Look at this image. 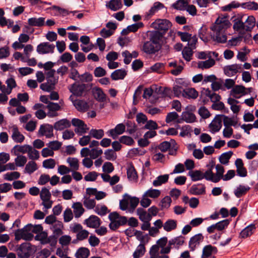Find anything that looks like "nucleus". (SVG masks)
Wrapping results in <instances>:
<instances>
[{"label":"nucleus","mask_w":258,"mask_h":258,"mask_svg":"<svg viewBox=\"0 0 258 258\" xmlns=\"http://www.w3.org/2000/svg\"><path fill=\"white\" fill-rule=\"evenodd\" d=\"M38 169L37 164L33 161L28 162L26 165L25 170L29 174H32Z\"/></svg>","instance_id":"obj_52"},{"label":"nucleus","mask_w":258,"mask_h":258,"mask_svg":"<svg viewBox=\"0 0 258 258\" xmlns=\"http://www.w3.org/2000/svg\"><path fill=\"white\" fill-rule=\"evenodd\" d=\"M151 25L156 31H162L164 33L171 27L172 24L167 19H157Z\"/></svg>","instance_id":"obj_5"},{"label":"nucleus","mask_w":258,"mask_h":258,"mask_svg":"<svg viewBox=\"0 0 258 258\" xmlns=\"http://www.w3.org/2000/svg\"><path fill=\"white\" fill-rule=\"evenodd\" d=\"M250 188L247 185L239 184L234 189V194L236 198H240L245 195Z\"/></svg>","instance_id":"obj_23"},{"label":"nucleus","mask_w":258,"mask_h":258,"mask_svg":"<svg viewBox=\"0 0 258 258\" xmlns=\"http://www.w3.org/2000/svg\"><path fill=\"white\" fill-rule=\"evenodd\" d=\"M242 69L241 64H234L225 66L224 68V72L226 76L232 77L240 72Z\"/></svg>","instance_id":"obj_12"},{"label":"nucleus","mask_w":258,"mask_h":258,"mask_svg":"<svg viewBox=\"0 0 258 258\" xmlns=\"http://www.w3.org/2000/svg\"><path fill=\"white\" fill-rule=\"evenodd\" d=\"M71 123L73 126L75 127L74 131L79 136L83 135L89 130V128L85 122L79 118H73Z\"/></svg>","instance_id":"obj_4"},{"label":"nucleus","mask_w":258,"mask_h":258,"mask_svg":"<svg viewBox=\"0 0 258 258\" xmlns=\"http://www.w3.org/2000/svg\"><path fill=\"white\" fill-rule=\"evenodd\" d=\"M92 94L95 99L98 101L103 102L106 101V96L102 89L98 87L93 88Z\"/></svg>","instance_id":"obj_26"},{"label":"nucleus","mask_w":258,"mask_h":258,"mask_svg":"<svg viewBox=\"0 0 258 258\" xmlns=\"http://www.w3.org/2000/svg\"><path fill=\"white\" fill-rule=\"evenodd\" d=\"M177 227V221L173 219L167 220L163 225V229L167 232H170Z\"/></svg>","instance_id":"obj_37"},{"label":"nucleus","mask_w":258,"mask_h":258,"mask_svg":"<svg viewBox=\"0 0 258 258\" xmlns=\"http://www.w3.org/2000/svg\"><path fill=\"white\" fill-rule=\"evenodd\" d=\"M12 138L13 141L17 143H21L24 140V136L19 131L18 128L16 125H13L12 127Z\"/></svg>","instance_id":"obj_24"},{"label":"nucleus","mask_w":258,"mask_h":258,"mask_svg":"<svg viewBox=\"0 0 258 258\" xmlns=\"http://www.w3.org/2000/svg\"><path fill=\"white\" fill-rule=\"evenodd\" d=\"M73 105L80 112H85L89 109L88 103L84 100L77 99L73 101Z\"/></svg>","instance_id":"obj_25"},{"label":"nucleus","mask_w":258,"mask_h":258,"mask_svg":"<svg viewBox=\"0 0 258 258\" xmlns=\"http://www.w3.org/2000/svg\"><path fill=\"white\" fill-rule=\"evenodd\" d=\"M26 228H29L30 231L33 233L38 234L41 232L43 230V227L41 225H33L31 224H28L26 225Z\"/></svg>","instance_id":"obj_59"},{"label":"nucleus","mask_w":258,"mask_h":258,"mask_svg":"<svg viewBox=\"0 0 258 258\" xmlns=\"http://www.w3.org/2000/svg\"><path fill=\"white\" fill-rule=\"evenodd\" d=\"M214 166V164L212 163L210 167L207 170V174L208 175H209L208 177V181H210L214 183H217L219 182L221 179H222L225 170L224 167L222 165L217 164L215 166L216 172L215 173H214L212 170Z\"/></svg>","instance_id":"obj_2"},{"label":"nucleus","mask_w":258,"mask_h":258,"mask_svg":"<svg viewBox=\"0 0 258 258\" xmlns=\"http://www.w3.org/2000/svg\"><path fill=\"white\" fill-rule=\"evenodd\" d=\"M246 89L243 86H235L231 90V94L234 97L239 98V97L237 95H240L241 96H243L247 94Z\"/></svg>","instance_id":"obj_31"},{"label":"nucleus","mask_w":258,"mask_h":258,"mask_svg":"<svg viewBox=\"0 0 258 258\" xmlns=\"http://www.w3.org/2000/svg\"><path fill=\"white\" fill-rule=\"evenodd\" d=\"M190 193L194 195H201L206 193V187L204 184H194L189 190Z\"/></svg>","instance_id":"obj_27"},{"label":"nucleus","mask_w":258,"mask_h":258,"mask_svg":"<svg viewBox=\"0 0 258 258\" xmlns=\"http://www.w3.org/2000/svg\"><path fill=\"white\" fill-rule=\"evenodd\" d=\"M184 81L182 79H178L176 80L173 87V92L175 97H179L183 96V92L185 89L181 86Z\"/></svg>","instance_id":"obj_18"},{"label":"nucleus","mask_w":258,"mask_h":258,"mask_svg":"<svg viewBox=\"0 0 258 258\" xmlns=\"http://www.w3.org/2000/svg\"><path fill=\"white\" fill-rule=\"evenodd\" d=\"M211 88L214 91H218L220 89L225 90L223 87V81L219 79V81H214L211 84Z\"/></svg>","instance_id":"obj_63"},{"label":"nucleus","mask_w":258,"mask_h":258,"mask_svg":"<svg viewBox=\"0 0 258 258\" xmlns=\"http://www.w3.org/2000/svg\"><path fill=\"white\" fill-rule=\"evenodd\" d=\"M20 176V173L17 171L8 172L4 175V178L8 181H12L18 179Z\"/></svg>","instance_id":"obj_56"},{"label":"nucleus","mask_w":258,"mask_h":258,"mask_svg":"<svg viewBox=\"0 0 258 258\" xmlns=\"http://www.w3.org/2000/svg\"><path fill=\"white\" fill-rule=\"evenodd\" d=\"M181 118L187 123H192L196 121V115L192 112L185 111H183L181 114Z\"/></svg>","instance_id":"obj_36"},{"label":"nucleus","mask_w":258,"mask_h":258,"mask_svg":"<svg viewBox=\"0 0 258 258\" xmlns=\"http://www.w3.org/2000/svg\"><path fill=\"white\" fill-rule=\"evenodd\" d=\"M28 157L31 160H37L39 158V152L31 146V149H29L27 152Z\"/></svg>","instance_id":"obj_58"},{"label":"nucleus","mask_w":258,"mask_h":258,"mask_svg":"<svg viewBox=\"0 0 258 258\" xmlns=\"http://www.w3.org/2000/svg\"><path fill=\"white\" fill-rule=\"evenodd\" d=\"M232 155L233 152L232 151H228L222 154L219 157L220 162L224 165L228 164Z\"/></svg>","instance_id":"obj_53"},{"label":"nucleus","mask_w":258,"mask_h":258,"mask_svg":"<svg viewBox=\"0 0 258 258\" xmlns=\"http://www.w3.org/2000/svg\"><path fill=\"white\" fill-rule=\"evenodd\" d=\"M71 171H77L79 168V160L75 157H69L67 159Z\"/></svg>","instance_id":"obj_44"},{"label":"nucleus","mask_w":258,"mask_h":258,"mask_svg":"<svg viewBox=\"0 0 258 258\" xmlns=\"http://www.w3.org/2000/svg\"><path fill=\"white\" fill-rule=\"evenodd\" d=\"M74 214L76 218H80L84 213L85 209L80 202L74 203L72 205Z\"/></svg>","instance_id":"obj_30"},{"label":"nucleus","mask_w":258,"mask_h":258,"mask_svg":"<svg viewBox=\"0 0 258 258\" xmlns=\"http://www.w3.org/2000/svg\"><path fill=\"white\" fill-rule=\"evenodd\" d=\"M105 158L107 160L114 161L117 158L116 153L112 149H107L104 152Z\"/></svg>","instance_id":"obj_62"},{"label":"nucleus","mask_w":258,"mask_h":258,"mask_svg":"<svg viewBox=\"0 0 258 258\" xmlns=\"http://www.w3.org/2000/svg\"><path fill=\"white\" fill-rule=\"evenodd\" d=\"M244 30L251 31L255 25V19L253 16L243 15Z\"/></svg>","instance_id":"obj_14"},{"label":"nucleus","mask_w":258,"mask_h":258,"mask_svg":"<svg viewBox=\"0 0 258 258\" xmlns=\"http://www.w3.org/2000/svg\"><path fill=\"white\" fill-rule=\"evenodd\" d=\"M221 115H217L209 124L210 132L215 134L219 132L222 127V120Z\"/></svg>","instance_id":"obj_17"},{"label":"nucleus","mask_w":258,"mask_h":258,"mask_svg":"<svg viewBox=\"0 0 258 258\" xmlns=\"http://www.w3.org/2000/svg\"><path fill=\"white\" fill-rule=\"evenodd\" d=\"M215 64V61L213 58H210L205 61H199L198 63V67L200 69H209Z\"/></svg>","instance_id":"obj_46"},{"label":"nucleus","mask_w":258,"mask_h":258,"mask_svg":"<svg viewBox=\"0 0 258 258\" xmlns=\"http://www.w3.org/2000/svg\"><path fill=\"white\" fill-rule=\"evenodd\" d=\"M204 236L202 233H198L190 238L188 243L189 248L191 251H194L196 247L199 246L204 240Z\"/></svg>","instance_id":"obj_11"},{"label":"nucleus","mask_w":258,"mask_h":258,"mask_svg":"<svg viewBox=\"0 0 258 258\" xmlns=\"http://www.w3.org/2000/svg\"><path fill=\"white\" fill-rule=\"evenodd\" d=\"M145 252V247L144 244H140L137 247L133 253L134 258H139L143 256Z\"/></svg>","instance_id":"obj_57"},{"label":"nucleus","mask_w":258,"mask_h":258,"mask_svg":"<svg viewBox=\"0 0 258 258\" xmlns=\"http://www.w3.org/2000/svg\"><path fill=\"white\" fill-rule=\"evenodd\" d=\"M107 7L112 11H117L121 8L122 1L121 0H110L108 4H106Z\"/></svg>","instance_id":"obj_42"},{"label":"nucleus","mask_w":258,"mask_h":258,"mask_svg":"<svg viewBox=\"0 0 258 258\" xmlns=\"http://www.w3.org/2000/svg\"><path fill=\"white\" fill-rule=\"evenodd\" d=\"M62 228L63 224L60 221H56L52 225L51 229L53 231V235L51 236L52 237V239H54L55 242L57 237L62 234Z\"/></svg>","instance_id":"obj_19"},{"label":"nucleus","mask_w":258,"mask_h":258,"mask_svg":"<svg viewBox=\"0 0 258 258\" xmlns=\"http://www.w3.org/2000/svg\"><path fill=\"white\" fill-rule=\"evenodd\" d=\"M161 46H158L149 40L143 43L141 50L147 54H152L158 52Z\"/></svg>","instance_id":"obj_8"},{"label":"nucleus","mask_w":258,"mask_h":258,"mask_svg":"<svg viewBox=\"0 0 258 258\" xmlns=\"http://www.w3.org/2000/svg\"><path fill=\"white\" fill-rule=\"evenodd\" d=\"M255 229L254 224H250L245 227L241 232L240 236L242 238L247 237L250 236Z\"/></svg>","instance_id":"obj_47"},{"label":"nucleus","mask_w":258,"mask_h":258,"mask_svg":"<svg viewBox=\"0 0 258 258\" xmlns=\"http://www.w3.org/2000/svg\"><path fill=\"white\" fill-rule=\"evenodd\" d=\"M54 126L51 124H45L40 125L39 134L41 136H44L46 138H51L53 137Z\"/></svg>","instance_id":"obj_13"},{"label":"nucleus","mask_w":258,"mask_h":258,"mask_svg":"<svg viewBox=\"0 0 258 258\" xmlns=\"http://www.w3.org/2000/svg\"><path fill=\"white\" fill-rule=\"evenodd\" d=\"M145 196H147L148 197L156 199L158 198L160 194L161 191L159 189H153L152 188H150L148 190H147L145 193Z\"/></svg>","instance_id":"obj_50"},{"label":"nucleus","mask_w":258,"mask_h":258,"mask_svg":"<svg viewBox=\"0 0 258 258\" xmlns=\"http://www.w3.org/2000/svg\"><path fill=\"white\" fill-rule=\"evenodd\" d=\"M163 36V33L158 31H152L150 34L149 41L157 44L158 46H161L160 40Z\"/></svg>","instance_id":"obj_32"},{"label":"nucleus","mask_w":258,"mask_h":258,"mask_svg":"<svg viewBox=\"0 0 258 258\" xmlns=\"http://www.w3.org/2000/svg\"><path fill=\"white\" fill-rule=\"evenodd\" d=\"M90 137L96 139H101L104 135V131L102 129H91L89 132Z\"/></svg>","instance_id":"obj_51"},{"label":"nucleus","mask_w":258,"mask_h":258,"mask_svg":"<svg viewBox=\"0 0 258 258\" xmlns=\"http://www.w3.org/2000/svg\"><path fill=\"white\" fill-rule=\"evenodd\" d=\"M45 19L44 17L31 18L28 19V24L31 27H41L44 25Z\"/></svg>","instance_id":"obj_29"},{"label":"nucleus","mask_w":258,"mask_h":258,"mask_svg":"<svg viewBox=\"0 0 258 258\" xmlns=\"http://www.w3.org/2000/svg\"><path fill=\"white\" fill-rule=\"evenodd\" d=\"M243 15L238 17L233 21L234 24L233 28L236 31L244 30Z\"/></svg>","instance_id":"obj_39"},{"label":"nucleus","mask_w":258,"mask_h":258,"mask_svg":"<svg viewBox=\"0 0 258 258\" xmlns=\"http://www.w3.org/2000/svg\"><path fill=\"white\" fill-rule=\"evenodd\" d=\"M33 254V251L29 243L21 244L18 250L19 258H30Z\"/></svg>","instance_id":"obj_7"},{"label":"nucleus","mask_w":258,"mask_h":258,"mask_svg":"<svg viewBox=\"0 0 258 258\" xmlns=\"http://www.w3.org/2000/svg\"><path fill=\"white\" fill-rule=\"evenodd\" d=\"M127 176L131 181H135L137 179V174L133 166H131L127 169Z\"/></svg>","instance_id":"obj_55"},{"label":"nucleus","mask_w":258,"mask_h":258,"mask_svg":"<svg viewBox=\"0 0 258 258\" xmlns=\"http://www.w3.org/2000/svg\"><path fill=\"white\" fill-rule=\"evenodd\" d=\"M29 149H31V146L28 145H15L12 150V152L14 153L15 155H18L20 153H27Z\"/></svg>","instance_id":"obj_33"},{"label":"nucleus","mask_w":258,"mask_h":258,"mask_svg":"<svg viewBox=\"0 0 258 258\" xmlns=\"http://www.w3.org/2000/svg\"><path fill=\"white\" fill-rule=\"evenodd\" d=\"M188 175L190 177L191 180L193 181L201 180L203 179L208 180V177L209 176L207 174V170L203 172L199 170L189 171Z\"/></svg>","instance_id":"obj_10"},{"label":"nucleus","mask_w":258,"mask_h":258,"mask_svg":"<svg viewBox=\"0 0 258 258\" xmlns=\"http://www.w3.org/2000/svg\"><path fill=\"white\" fill-rule=\"evenodd\" d=\"M94 211L96 213L101 216L105 215L109 212L107 207L104 205H97Z\"/></svg>","instance_id":"obj_54"},{"label":"nucleus","mask_w":258,"mask_h":258,"mask_svg":"<svg viewBox=\"0 0 258 258\" xmlns=\"http://www.w3.org/2000/svg\"><path fill=\"white\" fill-rule=\"evenodd\" d=\"M90 253V250L88 248L81 247L77 249L75 256L76 258H88Z\"/></svg>","instance_id":"obj_34"},{"label":"nucleus","mask_w":258,"mask_h":258,"mask_svg":"<svg viewBox=\"0 0 258 258\" xmlns=\"http://www.w3.org/2000/svg\"><path fill=\"white\" fill-rule=\"evenodd\" d=\"M83 223L89 228H97L101 225V220L97 216L91 215L88 218L84 220Z\"/></svg>","instance_id":"obj_15"},{"label":"nucleus","mask_w":258,"mask_h":258,"mask_svg":"<svg viewBox=\"0 0 258 258\" xmlns=\"http://www.w3.org/2000/svg\"><path fill=\"white\" fill-rule=\"evenodd\" d=\"M71 121L67 118L60 119L54 124V128L56 131H62L71 126Z\"/></svg>","instance_id":"obj_22"},{"label":"nucleus","mask_w":258,"mask_h":258,"mask_svg":"<svg viewBox=\"0 0 258 258\" xmlns=\"http://www.w3.org/2000/svg\"><path fill=\"white\" fill-rule=\"evenodd\" d=\"M35 239L40 241V243L42 244H45L51 242L52 237L51 236L48 237L47 232L42 231L35 236Z\"/></svg>","instance_id":"obj_28"},{"label":"nucleus","mask_w":258,"mask_h":258,"mask_svg":"<svg viewBox=\"0 0 258 258\" xmlns=\"http://www.w3.org/2000/svg\"><path fill=\"white\" fill-rule=\"evenodd\" d=\"M182 54L183 57L187 61H189L191 59L192 55V49L188 47H185L182 51Z\"/></svg>","instance_id":"obj_61"},{"label":"nucleus","mask_w":258,"mask_h":258,"mask_svg":"<svg viewBox=\"0 0 258 258\" xmlns=\"http://www.w3.org/2000/svg\"><path fill=\"white\" fill-rule=\"evenodd\" d=\"M29 229V228H26L25 226L22 229L17 230L15 232L16 240L18 241L21 239L26 241L31 240L34 235Z\"/></svg>","instance_id":"obj_6"},{"label":"nucleus","mask_w":258,"mask_h":258,"mask_svg":"<svg viewBox=\"0 0 258 258\" xmlns=\"http://www.w3.org/2000/svg\"><path fill=\"white\" fill-rule=\"evenodd\" d=\"M17 157L15 159V164L17 166L22 167L26 163L27 159L26 157L23 155H16Z\"/></svg>","instance_id":"obj_64"},{"label":"nucleus","mask_w":258,"mask_h":258,"mask_svg":"<svg viewBox=\"0 0 258 258\" xmlns=\"http://www.w3.org/2000/svg\"><path fill=\"white\" fill-rule=\"evenodd\" d=\"M55 45L50 44L49 42H42L38 45L36 51L40 54H44L47 53H52L54 52Z\"/></svg>","instance_id":"obj_9"},{"label":"nucleus","mask_w":258,"mask_h":258,"mask_svg":"<svg viewBox=\"0 0 258 258\" xmlns=\"http://www.w3.org/2000/svg\"><path fill=\"white\" fill-rule=\"evenodd\" d=\"M137 215L141 221H151L152 219L151 215L143 208H139L137 210Z\"/></svg>","instance_id":"obj_35"},{"label":"nucleus","mask_w":258,"mask_h":258,"mask_svg":"<svg viewBox=\"0 0 258 258\" xmlns=\"http://www.w3.org/2000/svg\"><path fill=\"white\" fill-rule=\"evenodd\" d=\"M217 252L218 249L216 247L211 244L207 245L203 249L201 258H209L213 254H216Z\"/></svg>","instance_id":"obj_20"},{"label":"nucleus","mask_w":258,"mask_h":258,"mask_svg":"<svg viewBox=\"0 0 258 258\" xmlns=\"http://www.w3.org/2000/svg\"><path fill=\"white\" fill-rule=\"evenodd\" d=\"M89 88L88 84L75 82L69 87V89L74 95L82 96L87 92Z\"/></svg>","instance_id":"obj_3"},{"label":"nucleus","mask_w":258,"mask_h":258,"mask_svg":"<svg viewBox=\"0 0 258 258\" xmlns=\"http://www.w3.org/2000/svg\"><path fill=\"white\" fill-rule=\"evenodd\" d=\"M184 239L183 236H180L175 237L170 240L168 242L169 245H171L172 247L178 248L183 244Z\"/></svg>","instance_id":"obj_43"},{"label":"nucleus","mask_w":258,"mask_h":258,"mask_svg":"<svg viewBox=\"0 0 258 258\" xmlns=\"http://www.w3.org/2000/svg\"><path fill=\"white\" fill-rule=\"evenodd\" d=\"M169 178L168 174H164L158 176L153 182V185L155 186H159L162 184L166 183Z\"/></svg>","instance_id":"obj_45"},{"label":"nucleus","mask_w":258,"mask_h":258,"mask_svg":"<svg viewBox=\"0 0 258 258\" xmlns=\"http://www.w3.org/2000/svg\"><path fill=\"white\" fill-rule=\"evenodd\" d=\"M126 75V72L122 69H118L114 71L111 75V78L113 80L123 79Z\"/></svg>","instance_id":"obj_41"},{"label":"nucleus","mask_w":258,"mask_h":258,"mask_svg":"<svg viewBox=\"0 0 258 258\" xmlns=\"http://www.w3.org/2000/svg\"><path fill=\"white\" fill-rule=\"evenodd\" d=\"M171 202V199L169 196H166L163 198L159 204L161 210L168 209L170 206Z\"/></svg>","instance_id":"obj_49"},{"label":"nucleus","mask_w":258,"mask_h":258,"mask_svg":"<svg viewBox=\"0 0 258 258\" xmlns=\"http://www.w3.org/2000/svg\"><path fill=\"white\" fill-rule=\"evenodd\" d=\"M198 96V92L192 88L185 89L183 94V97L187 99H196Z\"/></svg>","instance_id":"obj_40"},{"label":"nucleus","mask_w":258,"mask_h":258,"mask_svg":"<svg viewBox=\"0 0 258 258\" xmlns=\"http://www.w3.org/2000/svg\"><path fill=\"white\" fill-rule=\"evenodd\" d=\"M125 130V125L123 123H119L116 125L114 128L110 130L108 132V136L113 139H115L118 135L122 134Z\"/></svg>","instance_id":"obj_16"},{"label":"nucleus","mask_w":258,"mask_h":258,"mask_svg":"<svg viewBox=\"0 0 258 258\" xmlns=\"http://www.w3.org/2000/svg\"><path fill=\"white\" fill-rule=\"evenodd\" d=\"M188 2L185 0H178L173 4L172 7L177 10H185L187 6Z\"/></svg>","instance_id":"obj_48"},{"label":"nucleus","mask_w":258,"mask_h":258,"mask_svg":"<svg viewBox=\"0 0 258 258\" xmlns=\"http://www.w3.org/2000/svg\"><path fill=\"white\" fill-rule=\"evenodd\" d=\"M6 83L7 85V88L3 85L1 87V90L4 93L9 95L12 92V89L16 87V83L15 79L11 77L7 80Z\"/></svg>","instance_id":"obj_21"},{"label":"nucleus","mask_w":258,"mask_h":258,"mask_svg":"<svg viewBox=\"0 0 258 258\" xmlns=\"http://www.w3.org/2000/svg\"><path fill=\"white\" fill-rule=\"evenodd\" d=\"M83 203L84 206L88 210L93 209L96 206L95 200L87 196L83 197Z\"/></svg>","instance_id":"obj_38"},{"label":"nucleus","mask_w":258,"mask_h":258,"mask_svg":"<svg viewBox=\"0 0 258 258\" xmlns=\"http://www.w3.org/2000/svg\"><path fill=\"white\" fill-rule=\"evenodd\" d=\"M51 195L49 189L45 187L42 188L40 192V197L42 201L50 200Z\"/></svg>","instance_id":"obj_60"},{"label":"nucleus","mask_w":258,"mask_h":258,"mask_svg":"<svg viewBox=\"0 0 258 258\" xmlns=\"http://www.w3.org/2000/svg\"><path fill=\"white\" fill-rule=\"evenodd\" d=\"M230 23L227 17H219L211 29L213 32V39L220 43H225L227 36L225 32L230 27Z\"/></svg>","instance_id":"obj_1"}]
</instances>
